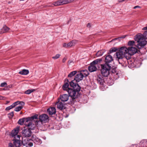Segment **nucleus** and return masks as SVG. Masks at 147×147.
<instances>
[{"label": "nucleus", "instance_id": "dca6fc26", "mask_svg": "<svg viewBox=\"0 0 147 147\" xmlns=\"http://www.w3.org/2000/svg\"><path fill=\"white\" fill-rule=\"evenodd\" d=\"M47 112L49 115H52L56 113V110L55 107H52L47 109Z\"/></svg>", "mask_w": 147, "mask_h": 147}, {"label": "nucleus", "instance_id": "864d4df0", "mask_svg": "<svg viewBox=\"0 0 147 147\" xmlns=\"http://www.w3.org/2000/svg\"><path fill=\"white\" fill-rule=\"evenodd\" d=\"M3 90H8V89L7 88V87H6V88H3Z\"/></svg>", "mask_w": 147, "mask_h": 147}, {"label": "nucleus", "instance_id": "cd10ccee", "mask_svg": "<svg viewBox=\"0 0 147 147\" xmlns=\"http://www.w3.org/2000/svg\"><path fill=\"white\" fill-rule=\"evenodd\" d=\"M36 90L35 89H29L25 91V93L26 94H29L35 91Z\"/></svg>", "mask_w": 147, "mask_h": 147}, {"label": "nucleus", "instance_id": "a878e982", "mask_svg": "<svg viewBox=\"0 0 147 147\" xmlns=\"http://www.w3.org/2000/svg\"><path fill=\"white\" fill-rule=\"evenodd\" d=\"M125 62H124L125 64V65L126 64V63H128L129 65L130 66V65H131L130 67H134V63L132 62L130 60L128 61V59H127V58H125Z\"/></svg>", "mask_w": 147, "mask_h": 147}, {"label": "nucleus", "instance_id": "7c9ffc66", "mask_svg": "<svg viewBox=\"0 0 147 147\" xmlns=\"http://www.w3.org/2000/svg\"><path fill=\"white\" fill-rule=\"evenodd\" d=\"M9 28L6 26H3V30H4V32H7L9 30Z\"/></svg>", "mask_w": 147, "mask_h": 147}, {"label": "nucleus", "instance_id": "a18cd8bd", "mask_svg": "<svg viewBox=\"0 0 147 147\" xmlns=\"http://www.w3.org/2000/svg\"><path fill=\"white\" fill-rule=\"evenodd\" d=\"M67 60V58L65 57L63 58V59L62 60V62L63 63H65V61H66V60Z\"/></svg>", "mask_w": 147, "mask_h": 147}, {"label": "nucleus", "instance_id": "f03ea898", "mask_svg": "<svg viewBox=\"0 0 147 147\" xmlns=\"http://www.w3.org/2000/svg\"><path fill=\"white\" fill-rule=\"evenodd\" d=\"M147 39V30L144 32L143 35L140 34L136 35L134 38L136 41H137L138 44L137 45V47L139 49H140L143 48L146 44L147 42L145 39Z\"/></svg>", "mask_w": 147, "mask_h": 147}, {"label": "nucleus", "instance_id": "4c0bfd02", "mask_svg": "<svg viewBox=\"0 0 147 147\" xmlns=\"http://www.w3.org/2000/svg\"><path fill=\"white\" fill-rule=\"evenodd\" d=\"M13 108V107L11 105H10V106H9L8 107H6L5 109V110L6 111H8Z\"/></svg>", "mask_w": 147, "mask_h": 147}, {"label": "nucleus", "instance_id": "9b49d317", "mask_svg": "<svg viewBox=\"0 0 147 147\" xmlns=\"http://www.w3.org/2000/svg\"><path fill=\"white\" fill-rule=\"evenodd\" d=\"M101 74L98 75L97 78V80L98 83L101 85H103L105 82L104 78Z\"/></svg>", "mask_w": 147, "mask_h": 147}, {"label": "nucleus", "instance_id": "09e8293b", "mask_svg": "<svg viewBox=\"0 0 147 147\" xmlns=\"http://www.w3.org/2000/svg\"><path fill=\"white\" fill-rule=\"evenodd\" d=\"M73 62V61L71 60H69L68 61V64L70 65V64Z\"/></svg>", "mask_w": 147, "mask_h": 147}, {"label": "nucleus", "instance_id": "79ce46f5", "mask_svg": "<svg viewBox=\"0 0 147 147\" xmlns=\"http://www.w3.org/2000/svg\"><path fill=\"white\" fill-rule=\"evenodd\" d=\"M6 98L5 97L0 96V100H4Z\"/></svg>", "mask_w": 147, "mask_h": 147}, {"label": "nucleus", "instance_id": "c756f323", "mask_svg": "<svg viewBox=\"0 0 147 147\" xmlns=\"http://www.w3.org/2000/svg\"><path fill=\"white\" fill-rule=\"evenodd\" d=\"M21 102L19 101H18L13 103L12 105L13 106V107H14L15 106L18 104H20L21 103Z\"/></svg>", "mask_w": 147, "mask_h": 147}, {"label": "nucleus", "instance_id": "5701e85b", "mask_svg": "<svg viewBox=\"0 0 147 147\" xmlns=\"http://www.w3.org/2000/svg\"><path fill=\"white\" fill-rule=\"evenodd\" d=\"M102 61V58H100L96 59L92 62V64H98L100 63Z\"/></svg>", "mask_w": 147, "mask_h": 147}, {"label": "nucleus", "instance_id": "37998d69", "mask_svg": "<svg viewBox=\"0 0 147 147\" xmlns=\"http://www.w3.org/2000/svg\"><path fill=\"white\" fill-rule=\"evenodd\" d=\"M67 44L65 43H64L63 44V47L65 48L68 47H67Z\"/></svg>", "mask_w": 147, "mask_h": 147}, {"label": "nucleus", "instance_id": "72a5a7b5", "mask_svg": "<svg viewBox=\"0 0 147 147\" xmlns=\"http://www.w3.org/2000/svg\"><path fill=\"white\" fill-rule=\"evenodd\" d=\"M53 4L55 6H59L60 4H59V0L53 2Z\"/></svg>", "mask_w": 147, "mask_h": 147}, {"label": "nucleus", "instance_id": "20e7f679", "mask_svg": "<svg viewBox=\"0 0 147 147\" xmlns=\"http://www.w3.org/2000/svg\"><path fill=\"white\" fill-rule=\"evenodd\" d=\"M101 75L104 77H107L110 74L111 66L110 65L101 64Z\"/></svg>", "mask_w": 147, "mask_h": 147}, {"label": "nucleus", "instance_id": "de8ad7c7", "mask_svg": "<svg viewBox=\"0 0 147 147\" xmlns=\"http://www.w3.org/2000/svg\"><path fill=\"white\" fill-rule=\"evenodd\" d=\"M63 4H67V0H62Z\"/></svg>", "mask_w": 147, "mask_h": 147}, {"label": "nucleus", "instance_id": "c9c22d12", "mask_svg": "<svg viewBox=\"0 0 147 147\" xmlns=\"http://www.w3.org/2000/svg\"><path fill=\"white\" fill-rule=\"evenodd\" d=\"M14 113L13 111L11 112L8 114V117L9 118H12L13 116Z\"/></svg>", "mask_w": 147, "mask_h": 147}, {"label": "nucleus", "instance_id": "1a4fd4ad", "mask_svg": "<svg viewBox=\"0 0 147 147\" xmlns=\"http://www.w3.org/2000/svg\"><path fill=\"white\" fill-rule=\"evenodd\" d=\"M105 63L103 64V65H110L109 63L112 61L113 60L112 56L110 54H108L107 55H105Z\"/></svg>", "mask_w": 147, "mask_h": 147}, {"label": "nucleus", "instance_id": "c03bdc74", "mask_svg": "<svg viewBox=\"0 0 147 147\" xmlns=\"http://www.w3.org/2000/svg\"><path fill=\"white\" fill-rule=\"evenodd\" d=\"M74 0H67V3H68L73 2Z\"/></svg>", "mask_w": 147, "mask_h": 147}, {"label": "nucleus", "instance_id": "4d7b16f0", "mask_svg": "<svg viewBox=\"0 0 147 147\" xmlns=\"http://www.w3.org/2000/svg\"><path fill=\"white\" fill-rule=\"evenodd\" d=\"M22 112H21L20 113V114H22Z\"/></svg>", "mask_w": 147, "mask_h": 147}, {"label": "nucleus", "instance_id": "0eeeda50", "mask_svg": "<svg viewBox=\"0 0 147 147\" xmlns=\"http://www.w3.org/2000/svg\"><path fill=\"white\" fill-rule=\"evenodd\" d=\"M31 126L29 128L24 129L22 130V133L23 136L25 137H29L31 135V130L34 129V127L31 128Z\"/></svg>", "mask_w": 147, "mask_h": 147}, {"label": "nucleus", "instance_id": "e433bc0d", "mask_svg": "<svg viewBox=\"0 0 147 147\" xmlns=\"http://www.w3.org/2000/svg\"><path fill=\"white\" fill-rule=\"evenodd\" d=\"M84 72H85V73L84 74V76H87L89 74V73L88 71L87 70H84Z\"/></svg>", "mask_w": 147, "mask_h": 147}, {"label": "nucleus", "instance_id": "4be33fe9", "mask_svg": "<svg viewBox=\"0 0 147 147\" xmlns=\"http://www.w3.org/2000/svg\"><path fill=\"white\" fill-rule=\"evenodd\" d=\"M78 41L76 40H74L68 43L67 47H71L73 46H74L77 43Z\"/></svg>", "mask_w": 147, "mask_h": 147}, {"label": "nucleus", "instance_id": "ddd939ff", "mask_svg": "<svg viewBox=\"0 0 147 147\" xmlns=\"http://www.w3.org/2000/svg\"><path fill=\"white\" fill-rule=\"evenodd\" d=\"M128 51H127V53H131V54L134 55L137 52L138 49L135 47H129L127 48Z\"/></svg>", "mask_w": 147, "mask_h": 147}, {"label": "nucleus", "instance_id": "3c124183", "mask_svg": "<svg viewBox=\"0 0 147 147\" xmlns=\"http://www.w3.org/2000/svg\"><path fill=\"white\" fill-rule=\"evenodd\" d=\"M140 7L139 6H135L134 7V9H136V8H140Z\"/></svg>", "mask_w": 147, "mask_h": 147}, {"label": "nucleus", "instance_id": "6e6552de", "mask_svg": "<svg viewBox=\"0 0 147 147\" xmlns=\"http://www.w3.org/2000/svg\"><path fill=\"white\" fill-rule=\"evenodd\" d=\"M49 117L46 114H42L40 115L39 117V121L42 123H46L49 120Z\"/></svg>", "mask_w": 147, "mask_h": 147}, {"label": "nucleus", "instance_id": "8fccbe9b", "mask_svg": "<svg viewBox=\"0 0 147 147\" xmlns=\"http://www.w3.org/2000/svg\"><path fill=\"white\" fill-rule=\"evenodd\" d=\"M12 85H8L7 87V88L8 90V89L9 88H12Z\"/></svg>", "mask_w": 147, "mask_h": 147}, {"label": "nucleus", "instance_id": "b1692460", "mask_svg": "<svg viewBox=\"0 0 147 147\" xmlns=\"http://www.w3.org/2000/svg\"><path fill=\"white\" fill-rule=\"evenodd\" d=\"M105 52L104 50H100L98 51L96 54V56L97 57L102 56Z\"/></svg>", "mask_w": 147, "mask_h": 147}, {"label": "nucleus", "instance_id": "2f4dec72", "mask_svg": "<svg viewBox=\"0 0 147 147\" xmlns=\"http://www.w3.org/2000/svg\"><path fill=\"white\" fill-rule=\"evenodd\" d=\"M135 42L134 40L129 41L128 42V44L129 46H132L134 45Z\"/></svg>", "mask_w": 147, "mask_h": 147}, {"label": "nucleus", "instance_id": "f704fd0d", "mask_svg": "<svg viewBox=\"0 0 147 147\" xmlns=\"http://www.w3.org/2000/svg\"><path fill=\"white\" fill-rule=\"evenodd\" d=\"M60 56L61 55L60 54H57L55 56L53 57H52V58L54 59H57L59 58Z\"/></svg>", "mask_w": 147, "mask_h": 147}, {"label": "nucleus", "instance_id": "c85d7f7f", "mask_svg": "<svg viewBox=\"0 0 147 147\" xmlns=\"http://www.w3.org/2000/svg\"><path fill=\"white\" fill-rule=\"evenodd\" d=\"M77 73V71H74L70 72L69 74L68 75V77L69 78H71L72 76H74Z\"/></svg>", "mask_w": 147, "mask_h": 147}, {"label": "nucleus", "instance_id": "bb28decb", "mask_svg": "<svg viewBox=\"0 0 147 147\" xmlns=\"http://www.w3.org/2000/svg\"><path fill=\"white\" fill-rule=\"evenodd\" d=\"M117 49L115 47L111 48L107 53V54H110L111 53L116 51Z\"/></svg>", "mask_w": 147, "mask_h": 147}, {"label": "nucleus", "instance_id": "ea45409f", "mask_svg": "<svg viewBox=\"0 0 147 147\" xmlns=\"http://www.w3.org/2000/svg\"><path fill=\"white\" fill-rule=\"evenodd\" d=\"M111 72L113 74H115L117 75H118V74L117 73V71L115 69H113L111 71Z\"/></svg>", "mask_w": 147, "mask_h": 147}, {"label": "nucleus", "instance_id": "5fc2aeb1", "mask_svg": "<svg viewBox=\"0 0 147 147\" xmlns=\"http://www.w3.org/2000/svg\"><path fill=\"white\" fill-rule=\"evenodd\" d=\"M59 4H60L59 5H61L60 0H59Z\"/></svg>", "mask_w": 147, "mask_h": 147}, {"label": "nucleus", "instance_id": "49530a36", "mask_svg": "<svg viewBox=\"0 0 147 147\" xmlns=\"http://www.w3.org/2000/svg\"><path fill=\"white\" fill-rule=\"evenodd\" d=\"M87 27L89 28L91 27V24L90 23H88L87 25Z\"/></svg>", "mask_w": 147, "mask_h": 147}, {"label": "nucleus", "instance_id": "423d86ee", "mask_svg": "<svg viewBox=\"0 0 147 147\" xmlns=\"http://www.w3.org/2000/svg\"><path fill=\"white\" fill-rule=\"evenodd\" d=\"M18 123V124L21 125L24 124L27 127H30L32 123L31 122H29L28 117L20 119Z\"/></svg>", "mask_w": 147, "mask_h": 147}, {"label": "nucleus", "instance_id": "393cba45", "mask_svg": "<svg viewBox=\"0 0 147 147\" xmlns=\"http://www.w3.org/2000/svg\"><path fill=\"white\" fill-rule=\"evenodd\" d=\"M29 71L27 69H23L22 71H20L19 73L22 75H26L28 74Z\"/></svg>", "mask_w": 147, "mask_h": 147}, {"label": "nucleus", "instance_id": "2eb2a0df", "mask_svg": "<svg viewBox=\"0 0 147 147\" xmlns=\"http://www.w3.org/2000/svg\"><path fill=\"white\" fill-rule=\"evenodd\" d=\"M19 128L18 127L16 128L15 129L13 130L11 133V136L12 137H14L17 136L18 138L20 139V136L17 135L19 132Z\"/></svg>", "mask_w": 147, "mask_h": 147}, {"label": "nucleus", "instance_id": "7ed1b4c3", "mask_svg": "<svg viewBox=\"0 0 147 147\" xmlns=\"http://www.w3.org/2000/svg\"><path fill=\"white\" fill-rule=\"evenodd\" d=\"M127 51H128L127 48L125 47H122L120 48L119 51L116 53L117 58L118 59L119 63L121 64L122 66H125L124 61H123L122 59L123 60H125V58L126 57H125L127 54Z\"/></svg>", "mask_w": 147, "mask_h": 147}, {"label": "nucleus", "instance_id": "f3484780", "mask_svg": "<svg viewBox=\"0 0 147 147\" xmlns=\"http://www.w3.org/2000/svg\"><path fill=\"white\" fill-rule=\"evenodd\" d=\"M95 65L92 64L91 63L90 65L88 67V69L90 72H92L96 71L97 68Z\"/></svg>", "mask_w": 147, "mask_h": 147}, {"label": "nucleus", "instance_id": "6ab92c4d", "mask_svg": "<svg viewBox=\"0 0 147 147\" xmlns=\"http://www.w3.org/2000/svg\"><path fill=\"white\" fill-rule=\"evenodd\" d=\"M61 100L64 102L67 101L69 99V96L67 94H64L60 96Z\"/></svg>", "mask_w": 147, "mask_h": 147}, {"label": "nucleus", "instance_id": "473e14b6", "mask_svg": "<svg viewBox=\"0 0 147 147\" xmlns=\"http://www.w3.org/2000/svg\"><path fill=\"white\" fill-rule=\"evenodd\" d=\"M125 36H126L125 35L122 36L121 37H118V38H114V39H112V40L111 42L112 41H113V40H116L119 39V38H125Z\"/></svg>", "mask_w": 147, "mask_h": 147}, {"label": "nucleus", "instance_id": "603ef678", "mask_svg": "<svg viewBox=\"0 0 147 147\" xmlns=\"http://www.w3.org/2000/svg\"><path fill=\"white\" fill-rule=\"evenodd\" d=\"M61 5H63L62 0H60Z\"/></svg>", "mask_w": 147, "mask_h": 147}, {"label": "nucleus", "instance_id": "9d476101", "mask_svg": "<svg viewBox=\"0 0 147 147\" xmlns=\"http://www.w3.org/2000/svg\"><path fill=\"white\" fill-rule=\"evenodd\" d=\"M84 77V75L81 72L75 76L74 80H75L76 82H78L82 80Z\"/></svg>", "mask_w": 147, "mask_h": 147}, {"label": "nucleus", "instance_id": "f8f14e48", "mask_svg": "<svg viewBox=\"0 0 147 147\" xmlns=\"http://www.w3.org/2000/svg\"><path fill=\"white\" fill-rule=\"evenodd\" d=\"M32 140L26 139L23 142V143L24 145L27 147H30L33 146Z\"/></svg>", "mask_w": 147, "mask_h": 147}, {"label": "nucleus", "instance_id": "58836bf2", "mask_svg": "<svg viewBox=\"0 0 147 147\" xmlns=\"http://www.w3.org/2000/svg\"><path fill=\"white\" fill-rule=\"evenodd\" d=\"M7 85V83L5 82H4L1 83L0 86L1 87L6 86Z\"/></svg>", "mask_w": 147, "mask_h": 147}, {"label": "nucleus", "instance_id": "a19ab883", "mask_svg": "<svg viewBox=\"0 0 147 147\" xmlns=\"http://www.w3.org/2000/svg\"><path fill=\"white\" fill-rule=\"evenodd\" d=\"M32 124L30 125V127H28V128H29V127H31V128H33V127H34V129H35V128H36V127L35 126V125H34V124H33L32 125Z\"/></svg>", "mask_w": 147, "mask_h": 147}, {"label": "nucleus", "instance_id": "f257e3e1", "mask_svg": "<svg viewBox=\"0 0 147 147\" xmlns=\"http://www.w3.org/2000/svg\"><path fill=\"white\" fill-rule=\"evenodd\" d=\"M73 81L74 80H72L69 82L70 86L73 88H69V80L67 79H65L64 83L62 87L63 90L67 91L69 96L71 98L70 99V102H68V103L71 105L74 104L75 102L78 101L77 98L80 97L81 94L80 93L81 87L78 84L74 82Z\"/></svg>", "mask_w": 147, "mask_h": 147}, {"label": "nucleus", "instance_id": "39448f33", "mask_svg": "<svg viewBox=\"0 0 147 147\" xmlns=\"http://www.w3.org/2000/svg\"><path fill=\"white\" fill-rule=\"evenodd\" d=\"M13 144L10 143L9 144L8 147H20L22 144V141L19 139H14L13 140Z\"/></svg>", "mask_w": 147, "mask_h": 147}, {"label": "nucleus", "instance_id": "a211bd4d", "mask_svg": "<svg viewBox=\"0 0 147 147\" xmlns=\"http://www.w3.org/2000/svg\"><path fill=\"white\" fill-rule=\"evenodd\" d=\"M57 103H58L57 105V107L58 109L60 110H62L63 109H65V105L64 104V102H59L58 101L57 102Z\"/></svg>", "mask_w": 147, "mask_h": 147}, {"label": "nucleus", "instance_id": "412c9836", "mask_svg": "<svg viewBox=\"0 0 147 147\" xmlns=\"http://www.w3.org/2000/svg\"><path fill=\"white\" fill-rule=\"evenodd\" d=\"M21 103L20 104L21 105L16 107L14 109L15 111L17 112H18L20 111L22 109L23 107V106L24 105L25 103L23 102H21Z\"/></svg>", "mask_w": 147, "mask_h": 147}, {"label": "nucleus", "instance_id": "aec40b11", "mask_svg": "<svg viewBox=\"0 0 147 147\" xmlns=\"http://www.w3.org/2000/svg\"><path fill=\"white\" fill-rule=\"evenodd\" d=\"M32 141L35 143L37 144H40L42 143L41 140L39 138L35 137H33L32 138Z\"/></svg>", "mask_w": 147, "mask_h": 147}, {"label": "nucleus", "instance_id": "6e6d98bb", "mask_svg": "<svg viewBox=\"0 0 147 147\" xmlns=\"http://www.w3.org/2000/svg\"><path fill=\"white\" fill-rule=\"evenodd\" d=\"M7 103H8L9 102V101H7Z\"/></svg>", "mask_w": 147, "mask_h": 147}, {"label": "nucleus", "instance_id": "4468645a", "mask_svg": "<svg viewBox=\"0 0 147 147\" xmlns=\"http://www.w3.org/2000/svg\"><path fill=\"white\" fill-rule=\"evenodd\" d=\"M29 122H32V121L33 120L37 119L36 122L37 123L39 122V117H38V114H36L30 117H28Z\"/></svg>", "mask_w": 147, "mask_h": 147}]
</instances>
